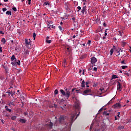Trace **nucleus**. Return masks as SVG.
Here are the masks:
<instances>
[{
  "instance_id": "1",
  "label": "nucleus",
  "mask_w": 131,
  "mask_h": 131,
  "mask_svg": "<svg viewBox=\"0 0 131 131\" xmlns=\"http://www.w3.org/2000/svg\"><path fill=\"white\" fill-rule=\"evenodd\" d=\"M80 113V112H79V113L77 114L76 112H75L74 114H72L69 123H64V120H66V117L64 115H61L59 119V122L61 124L64 123L68 127V128H70L72 123L79 116Z\"/></svg>"
},
{
  "instance_id": "2",
  "label": "nucleus",
  "mask_w": 131,
  "mask_h": 131,
  "mask_svg": "<svg viewBox=\"0 0 131 131\" xmlns=\"http://www.w3.org/2000/svg\"><path fill=\"white\" fill-rule=\"evenodd\" d=\"M73 99L75 101V106L76 109L78 110V111L80 110V102L79 101L78 98L76 96H74L73 97Z\"/></svg>"
},
{
  "instance_id": "3",
  "label": "nucleus",
  "mask_w": 131,
  "mask_h": 131,
  "mask_svg": "<svg viewBox=\"0 0 131 131\" xmlns=\"http://www.w3.org/2000/svg\"><path fill=\"white\" fill-rule=\"evenodd\" d=\"M77 12H79L80 10H81V12L83 14H84V13L86 14L87 13V9H86V6H84L82 8V9H81V8L80 6H78L77 7Z\"/></svg>"
},
{
  "instance_id": "4",
  "label": "nucleus",
  "mask_w": 131,
  "mask_h": 131,
  "mask_svg": "<svg viewBox=\"0 0 131 131\" xmlns=\"http://www.w3.org/2000/svg\"><path fill=\"white\" fill-rule=\"evenodd\" d=\"M60 92L62 94V96H66V97L68 99L71 95L70 91H67L65 92L63 90H60Z\"/></svg>"
},
{
  "instance_id": "5",
  "label": "nucleus",
  "mask_w": 131,
  "mask_h": 131,
  "mask_svg": "<svg viewBox=\"0 0 131 131\" xmlns=\"http://www.w3.org/2000/svg\"><path fill=\"white\" fill-rule=\"evenodd\" d=\"M31 42L30 39L28 40V39L25 38V46L28 49L30 48V46H31Z\"/></svg>"
},
{
  "instance_id": "6",
  "label": "nucleus",
  "mask_w": 131,
  "mask_h": 131,
  "mask_svg": "<svg viewBox=\"0 0 131 131\" xmlns=\"http://www.w3.org/2000/svg\"><path fill=\"white\" fill-rule=\"evenodd\" d=\"M112 107L114 108H120L121 107V105L120 103H116L113 105Z\"/></svg>"
},
{
  "instance_id": "7",
  "label": "nucleus",
  "mask_w": 131,
  "mask_h": 131,
  "mask_svg": "<svg viewBox=\"0 0 131 131\" xmlns=\"http://www.w3.org/2000/svg\"><path fill=\"white\" fill-rule=\"evenodd\" d=\"M91 93V90L88 89L84 91H83V95L84 96H87L88 94Z\"/></svg>"
},
{
  "instance_id": "8",
  "label": "nucleus",
  "mask_w": 131,
  "mask_h": 131,
  "mask_svg": "<svg viewBox=\"0 0 131 131\" xmlns=\"http://www.w3.org/2000/svg\"><path fill=\"white\" fill-rule=\"evenodd\" d=\"M117 90L119 91H121L122 90V85L120 82H118V84H117Z\"/></svg>"
},
{
  "instance_id": "9",
  "label": "nucleus",
  "mask_w": 131,
  "mask_h": 131,
  "mask_svg": "<svg viewBox=\"0 0 131 131\" xmlns=\"http://www.w3.org/2000/svg\"><path fill=\"white\" fill-rule=\"evenodd\" d=\"M97 61V59L95 57H93L92 58H91V63H92V64H95Z\"/></svg>"
},
{
  "instance_id": "10",
  "label": "nucleus",
  "mask_w": 131,
  "mask_h": 131,
  "mask_svg": "<svg viewBox=\"0 0 131 131\" xmlns=\"http://www.w3.org/2000/svg\"><path fill=\"white\" fill-rule=\"evenodd\" d=\"M3 68L5 69V73L6 74H9V69L8 67H7L6 66H4Z\"/></svg>"
},
{
  "instance_id": "11",
  "label": "nucleus",
  "mask_w": 131,
  "mask_h": 131,
  "mask_svg": "<svg viewBox=\"0 0 131 131\" xmlns=\"http://www.w3.org/2000/svg\"><path fill=\"white\" fill-rule=\"evenodd\" d=\"M111 112V110H108V111H104L103 112V115L105 116H109Z\"/></svg>"
},
{
  "instance_id": "12",
  "label": "nucleus",
  "mask_w": 131,
  "mask_h": 131,
  "mask_svg": "<svg viewBox=\"0 0 131 131\" xmlns=\"http://www.w3.org/2000/svg\"><path fill=\"white\" fill-rule=\"evenodd\" d=\"M113 47H114V48L111 49V50H110V55L111 56L113 55L114 52H115L114 49H115V46H114Z\"/></svg>"
},
{
  "instance_id": "13",
  "label": "nucleus",
  "mask_w": 131,
  "mask_h": 131,
  "mask_svg": "<svg viewBox=\"0 0 131 131\" xmlns=\"http://www.w3.org/2000/svg\"><path fill=\"white\" fill-rule=\"evenodd\" d=\"M5 108L7 112H9V113H11V112H12L11 109L9 108L8 106L6 105L5 107Z\"/></svg>"
},
{
  "instance_id": "14",
  "label": "nucleus",
  "mask_w": 131,
  "mask_h": 131,
  "mask_svg": "<svg viewBox=\"0 0 131 131\" xmlns=\"http://www.w3.org/2000/svg\"><path fill=\"white\" fill-rule=\"evenodd\" d=\"M62 66L64 67V68H66L67 64V61L66 60V59H64L63 60V62H62Z\"/></svg>"
},
{
  "instance_id": "15",
  "label": "nucleus",
  "mask_w": 131,
  "mask_h": 131,
  "mask_svg": "<svg viewBox=\"0 0 131 131\" xmlns=\"http://www.w3.org/2000/svg\"><path fill=\"white\" fill-rule=\"evenodd\" d=\"M26 120H25V119H19V122L21 123H25L26 122Z\"/></svg>"
},
{
  "instance_id": "16",
  "label": "nucleus",
  "mask_w": 131,
  "mask_h": 131,
  "mask_svg": "<svg viewBox=\"0 0 131 131\" xmlns=\"http://www.w3.org/2000/svg\"><path fill=\"white\" fill-rule=\"evenodd\" d=\"M7 94H8L9 96H10V95H11V96H14V93H13L12 91L7 92Z\"/></svg>"
},
{
  "instance_id": "17",
  "label": "nucleus",
  "mask_w": 131,
  "mask_h": 131,
  "mask_svg": "<svg viewBox=\"0 0 131 131\" xmlns=\"http://www.w3.org/2000/svg\"><path fill=\"white\" fill-rule=\"evenodd\" d=\"M118 77L117 75H112L111 80L113 79H116V78H118Z\"/></svg>"
},
{
  "instance_id": "18",
  "label": "nucleus",
  "mask_w": 131,
  "mask_h": 131,
  "mask_svg": "<svg viewBox=\"0 0 131 131\" xmlns=\"http://www.w3.org/2000/svg\"><path fill=\"white\" fill-rule=\"evenodd\" d=\"M8 105L11 106V105H13L15 106V104L14 103V101H10V103H8Z\"/></svg>"
},
{
  "instance_id": "19",
  "label": "nucleus",
  "mask_w": 131,
  "mask_h": 131,
  "mask_svg": "<svg viewBox=\"0 0 131 131\" xmlns=\"http://www.w3.org/2000/svg\"><path fill=\"white\" fill-rule=\"evenodd\" d=\"M48 126L50 128H53V123L52 122H50L49 124H48Z\"/></svg>"
},
{
  "instance_id": "20",
  "label": "nucleus",
  "mask_w": 131,
  "mask_h": 131,
  "mask_svg": "<svg viewBox=\"0 0 131 131\" xmlns=\"http://www.w3.org/2000/svg\"><path fill=\"white\" fill-rule=\"evenodd\" d=\"M66 52V54H67V53L70 54L71 53V49L70 48H67Z\"/></svg>"
},
{
  "instance_id": "21",
  "label": "nucleus",
  "mask_w": 131,
  "mask_h": 131,
  "mask_svg": "<svg viewBox=\"0 0 131 131\" xmlns=\"http://www.w3.org/2000/svg\"><path fill=\"white\" fill-rule=\"evenodd\" d=\"M58 28L59 29V30L61 32L63 31H64V28H62L61 26H58Z\"/></svg>"
},
{
  "instance_id": "22",
  "label": "nucleus",
  "mask_w": 131,
  "mask_h": 131,
  "mask_svg": "<svg viewBox=\"0 0 131 131\" xmlns=\"http://www.w3.org/2000/svg\"><path fill=\"white\" fill-rule=\"evenodd\" d=\"M24 53L26 55H29V51L28 50H24Z\"/></svg>"
},
{
  "instance_id": "23",
  "label": "nucleus",
  "mask_w": 131,
  "mask_h": 131,
  "mask_svg": "<svg viewBox=\"0 0 131 131\" xmlns=\"http://www.w3.org/2000/svg\"><path fill=\"white\" fill-rule=\"evenodd\" d=\"M94 122H92V124H91V126H90V131H92V129H93V127L94 126Z\"/></svg>"
},
{
  "instance_id": "24",
  "label": "nucleus",
  "mask_w": 131,
  "mask_h": 131,
  "mask_svg": "<svg viewBox=\"0 0 131 131\" xmlns=\"http://www.w3.org/2000/svg\"><path fill=\"white\" fill-rule=\"evenodd\" d=\"M36 34L35 32H34V33H33V39H34V40H35V39H36Z\"/></svg>"
},
{
  "instance_id": "25",
  "label": "nucleus",
  "mask_w": 131,
  "mask_h": 131,
  "mask_svg": "<svg viewBox=\"0 0 131 131\" xmlns=\"http://www.w3.org/2000/svg\"><path fill=\"white\" fill-rule=\"evenodd\" d=\"M6 14L8 15H11L12 12H11V11H7L6 12Z\"/></svg>"
},
{
  "instance_id": "26",
  "label": "nucleus",
  "mask_w": 131,
  "mask_h": 131,
  "mask_svg": "<svg viewBox=\"0 0 131 131\" xmlns=\"http://www.w3.org/2000/svg\"><path fill=\"white\" fill-rule=\"evenodd\" d=\"M59 93V91L58 90H55L54 91V95H57Z\"/></svg>"
},
{
  "instance_id": "27",
  "label": "nucleus",
  "mask_w": 131,
  "mask_h": 131,
  "mask_svg": "<svg viewBox=\"0 0 131 131\" xmlns=\"http://www.w3.org/2000/svg\"><path fill=\"white\" fill-rule=\"evenodd\" d=\"M14 60H15V61H16V58L15 57V55H12L11 60V61H14Z\"/></svg>"
},
{
  "instance_id": "28",
  "label": "nucleus",
  "mask_w": 131,
  "mask_h": 131,
  "mask_svg": "<svg viewBox=\"0 0 131 131\" xmlns=\"http://www.w3.org/2000/svg\"><path fill=\"white\" fill-rule=\"evenodd\" d=\"M116 51L118 53V54L116 55V56H118L120 55V50H116Z\"/></svg>"
},
{
  "instance_id": "29",
  "label": "nucleus",
  "mask_w": 131,
  "mask_h": 131,
  "mask_svg": "<svg viewBox=\"0 0 131 131\" xmlns=\"http://www.w3.org/2000/svg\"><path fill=\"white\" fill-rule=\"evenodd\" d=\"M2 42L4 43V44H5L6 43V39L5 38H2Z\"/></svg>"
},
{
  "instance_id": "30",
  "label": "nucleus",
  "mask_w": 131,
  "mask_h": 131,
  "mask_svg": "<svg viewBox=\"0 0 131 131\" xmlns=\"http://www.w3.org/2000/svg\"><path fill=\"white\" fill-rule=\"evenodd\" d=\"M128 68V66H121V68L122 69H127Z\"/></svg>"
},
{
  "instance_id": "31",
  "label": "nucleus",
  "mask_w": 131,
  "mask_h": 131,
  "mask_svg": "<svg viewBox=\"0 0 131 131\" xmlns=\"http://www.w3.org/2000/svg\"><path fill=\"white\" fill-rule=\"evenodd\" d=\"M17 118V117L16 116H13L12 117L11 119L12 120H15Z\"/></svg>"
},
{
  "instance_id": "32",
  "label": "nucleus",
  "mask_w": 131,
  "mask_h": 131,
  "mask_svg": "<svg viewBox=\"0 0 131 131\" xmlns=\"http://www.w3.org/2000/svg\"><path fill=\"white\" fill-rule=\"evenodd\" d=\"M126 44H127L126 42H122V46L123 47H125Z\"/></svg>"
},
{
  "instance_id": "33",
  "label": "nucleus",
  "mask_w": 131,
  "mask_h": 131,
  "mask_svg": "<svg viewBox=\"0 0 131 131\" xmlns=\"http://www.w3.org/2000/svg\"><path fill=\"white\" fill-rule=\"evenodd\" d=\"M46 42L48 43H51L52 40H46Z\"/></svg>"
},
{
  "instance_id": "34",
  "label": "nucleus",
  "mask_w": 131,
  "mask_h": 131,
  "mask_svg": "<svg viewBox=\"0 0 131 131\" xmlns=\"http://www.w3.org/2000/svg\"><path fill=\"white\" fill-rule=\"evenodd\" d=\"M43 5L45 6H50V4L48 2H45V3L43 4Z\"/></svg>"
},
{
  "instance_id": "35",
  "label": "nucleus",
  "mask_w": 131,
  "mask_h": 131,
  "mask_svg": "<svg viewBox=\"0 0 131 131\" xmlns=\"http://www.w3.org/2000/svg\"><path fill=\"white\" fill-rule=\"evenodd\" d=\"M50 27L52 29H56V26H54V25H50Z\"/></svg>"
},
{
  "instance_id": "36",
  "label": "nucleus",
  "mask_w": 131,
  "mask_h": 131,
  "mask_svg": "<svg viewBox=\"0 0 131 131\" xmlns=\"http://www.w3.org/2000/svg\"><path fill=\"white\" fill-rule=\"evenodd\" d=\"M16 64H17V65L20 66V60L17 61V62L15 61Z\"/></svg>"
},
{
  "instance_id": "37",
  "label": "nucleus",
  "mask_w": 131,
  "mask_h": 131,
  "mask_svg": "<svg viewBox=\"0 0 131 131\" xmlns=\"http://www.w3.org/2000/svg\"><path fill=\"white\" fill-rule=\"evenodd\" d=\"M81 86H82V88H85V82H82Z\"/></svg>"
},
{
  "instance_id": "38",
  "label": "nucleus",
  "mask_w": 131,
  "mask_h": 131,
  "mask_svg": "<svg viewBox=\"0 0 131 131\" xmlns=\"http://www.w3.org/2000/svg\"><path fill=\"white\" fill-rule=\"evenodd\" d=\"M119 34H120V36H122L123 33V32H122L121 31H119Z\"/></svg>"
},
{
  "instance_id": "39",
  "label": "nucleus",
  "mask_w": 131,
  "mask_h": 131,
  "mask_svg": "<svg viewBox=\"0 0 131 131\" xmlns=\"http://www.w3.org/2000/svg\"><path fill=\"white\" fill-rule=\"evenodd\" d=\"M122 64H126V62H125L124 60H122V61L121 62Z\"/></svg>"
},
{
  "instance_id": "40",
  "label": "nucleus",
  "mask_w": 131,
  "mask_h": 131,
  "mask_svg": "<svg viewBox=\"0 0 131 131\" xmlns=\"http://www.w3.org/2000/svg\"><path fill=\"white\" fill-rule=\"evenodd\" d=\"M12 10H13V11H14V12H16L17 9L16 7H13V8H12Z\"/></svg>"
},
{
  "instance_id": "41",
  "label": "nucleus",
  "mask_w": 131,
  "mask_h": 131,
  "mask_svg": "<svg viewBox=\"0 0 131 131\" xmlns=\"http://www.w3.org/2000/svg\"><path fill=\"white\" fill-rule=\"evenodd\" d=\"M54 107L55 108H57V107H58V105L56 104H54L53 106H51V107Z\"/></svg>"
},
{
  "instance_id": "42",
  "label": "nucleus",
  "mask_w": 131,
  "mask_h": 131,
  "mask_svg": "<svg viewBox=\"0 0 131 131\" xmlns=\"http://www.w3.org/2000/svg\"><path fill=\"white\" fill-rule=\"evenodd\" d=\"M91 40H89L88 42L87 43V45H89V46H91Z\"/></svg>"
},
{
  "instance_id": "43",
  "label": "nucleus",
  "mask_w": 131,
  "mask_h": 131,
  "mask_svg": "<svg viewBox=\"0 0 131 131\" xmlns=\"http://www.w3.org/2000/svg\"><path fill=\"white\" fill-rule=\"evenodd\" d=\"M103 107L100 108L99 109V110L98 111V112H99V113L103 111Z\"/></svg>"
},
{
  "instance_id": "44",
  "label": "nucleus",
  "mask_w": 131,
  "mask_h": 131,
  "mask_svg": "<svg viewBox=\"0 0 131 131\" xmlns=\"http://www.w3.org/2000/svg\"><path fill=\"white\" fill-rule=\"evenodd\" d=\"M79 81H80V82H85L84 80H82V78H80V79L79 80Z\"/></svg>"
},
{
  "instance_id": "45",
  "label": "nucleus",
  "mask_w": 131,
  "mask_h": 131,
  "mask_svg": "<svg viewBox=\"0 0 131 131\" xmlns=\"http://www.w3.org/2000/svg\"><path fill=\"white\" fill-rule=\"evenodd\" d=\"M7 10V9L6 8H4L3 9V12H6Z\"/></svg>"
},
{
  "instance_id": "46",
  "label": "nucleus",
  "mask_w": 131,
  "mask_h": 131,
  "mask_svg": "<svg viewBox=\"0 0 131 131\" xmlns=\"http://www.w3.org/2000/svg\"><path fill=\"white\" fill-rule=\"evenodd\" d=\"M28 2V5H31V0H27Z\"/></svg>"
},
{
  "instance_id": "47",
  "label": "nucleus",
  "mask_w": 131,
  "mask_h": 131,
  "mask_svg": "<svg viewBox=\"0 0 131 131\" xmlns=\"http://www.w3.org/2000/svg\"><path fill=\"white\" fill-rule=\"evenodd\" d=\"M12 65H16V61H13L11 63Z\"/></svg>"
},
{
  "instance_id": "48",
  "label": "nucleus",
  "mask_w": 131,
  "mask_h": 131,
  "mask_svg": "<svg viewBox=\"0 0 131 131\" xmlns=\"http://www.w3.org/2000/svg\"><path fill=\"white\" fill-rule=\"evenodd\" d=\"M103 26L104 27H106V23H103Z\"/></svg>"
},
{
  "instance_id": "49",
  "label": "nucleus",
  "mask_w": 131,
  "mask_h": 131,
  "mask_svg": "<svg viewBox=\"0 0 131 131\" xmlns=\"http://www.w3.org/2000/svg\"><path fill=\"white\" fill-rule=\"evenodd\" d=\"M124 75H127V76H129V74L128 73H124Z\"/></svg>"
},
{
  "instance_id": "50",
  "label": "nucleus",
  "mask_w": 131,
  "mask_h": 131,
  "mask_svg": "<svg viewBox=\"0 0 131 131\" xmlns=\"http://www.w3.org/2000/svg\"><path fill=\"white\" fill-rule=\"evenodd\" d=\"M89 82H86V88H89V85H88Z\"/></svg>"
},
{
  "instance_id": "51",
  "label": "nucleus",
  "mask_w": 131,
  "mask_h": 131,
  "mask_svg": "<svg viewBox=\"0 0 131 131\" xmlns=\"http://www.w3.org/2000/svg\"><path fill=\"white\" fill-rule=\"evenodd\" d=\"M21 107H23L24 106V102H21Z\"/></svg>"
},
{
  "instance_id": "52",
  "label": "nucleus",
  "mask_w": 131,
  "mask_h": 131,
  "mask_svg": "<svg viewBox=\"0 0 131 131\" xmlns=\"http://www.w3.org/2000/svg\"><path fill=\"white\" fill-rule=\"evenodd\" d=\"M93 70H94V71H97V68L95 67L94 68H93Z\"/></svg>"
},
{
  "instance_id": "53",
  "label": "nucleus",
  "mask_w": 131,
  "mask_h": 131,
  "mask_svg": "<svg viewBox=\"0 0 131 131\" xmlns=\"http://www.w3.org/2000/svg\"><path fill=\"white\" fill-rule=\"evenodd\" d=\"M1 122H2V123L3 124H4V121L3 119H1Z\"/></svg>"
},
{
  "instance_id": "54",
  "label": "nucleus",
  "mask_w": 131,
  "mask_h": 131,
  "mask_svg": "<svg viewBox=\"0 0 131 131\" xmlns=\"http://www.w3.org/2000/svg\"><path fill=\"white\" fill-rule=\"evenodd\" d=\"M50 39V37L49 36H47L46 38V40H49Z\"/></svg>"
},
{
  "instance_id": "55",
  "label": "nucleus",
  "mask_w": 131,
  "mask_h": 131,
  "mask_svg": "<svg viewBox=\"0 0 131 131\" xmlns=\"http://www.w3.org/2000/svg\"><path fill=\"white\" fill-rule=\"evenodd\" d=\"M0 34H2L3 35H4V32H3V31H0Z\"/></svg>"
},
{
  "instance_id": "56",
  "label": "nucleus",
  "mask_w": 131,
  "mask_h": 131,
  "mask_svg": "<svg viewBox=\"0 0 131 131\" xmlns=\"http://www.w3.org/2000/svg\"><path fill=\"white\" fill-rule=\"evenodd\" d=\"M124 128V126H121V127H119V129H123Z\"/></svg>"
},
{
  "instance_id": "57",
  "label": "nucleus",
  "mask_w": 131,
  "mask_h": 131,
  "mask_svg": "<svg viewBox=\"0 0 131 131\" xmlns=\"http://www.w3.org/2000/svg\"><path fill=\"white\" fill-rule=\"evenodd\" d=\"M97 83H94V84H93V87L95 88V86H97Z\"/></svg>"
},
{
  "instance_id": "58",
  "label": "nucleus",
  "mask_w": 131,
  "mask_h": 131,
  "mask_svg": "<svg viewBox=\"0 0 131 131\" xmlns=\"http://www.w3.org/2000/svg\"><path fill=\"white\" fill-rule=\"evenodd\" d=\"M115 120H118V118L116 116H115Z\"/></svg>"
},
{
  "instance_id": "59",
  "label": "nucleus",
  "mask_w": 131,
  "mask_h": 131,
  "mask_svg": "<svg viewBox=\"0 0 131 131\" xmlns=\"http://www.w3.org/2000/svg\"><path fill=\"white\" fill-rule=\"evenodd\" d=\"M119 51H121V52L122 53H123V50H122V49H120V48H119Z\"/></svg>"
},
{
  "instance_id": "60",
  "label": "nucleus",
  "mask_w": 131,
  "mask_h": 131,
  "mask_svg": "<svg viewBox=\"0 0 131 131\" xmlns=\"http://www.w3.org/2000/svg\"><path fill=\"white\" fill-rule=\"evenodd\" d=\"M17 93H18V94H17V95H20V91L19 90H17Z\"/></svg>"
},
{
  "instance_id": "61",
  "label": "nucleus",
  "mask_w": 131,
  "mask_h": 131,
  "mask_svg": "<svg viewBox=\"0 0 131 131\" xmlns=\"http://www.w3.org/2000/svg\"><path fill=\"white\" fill-rule=\"evenodd\" d=\"M72 19L73 20V22L75 23V17H73V18H72Z\"/></svg>"
},
{
  "instance_id": "62",
  "label": "nucleus",
  "mask_w": 131,
  "mask_h": 131,
  "mask_svg": "<svg viewBox=\"0 0 131 131\" xmlns=\"http://www.w3.org/2000/svg\"><path fill=\"white\" fill-rule=\"evenodd\" d=\"M105 39H106V36H103V38H102V39L104 40Z\"/></svg>"
},
{
  "instance_id": "63",
  "label": "nucleus",
  "mask_w": 131,
  "mask_h": 131,
  "mask_svg": "<svg viewBox=\"0 0 131 131\" xmlns=\"http://www.w3.org/2000/svg\"><path fill=\"white\" fill-rule=\"evenodd\" d=\"M82 72V70H79V73H81Z\"/></svg>"
},
{
  "instance_id": "64",
  "label": "nucleus",
  "mask_w": 131,
  "mask_h": 131,
  "mask_svg": "<svg viewBox=\"0 0 131 131\" xmlns=\"http://www.w3.org/2000/svg\"><path fill=\"white\" fill-rule=\"evenodd\" d=\"M92 70V68H90L89 69V71H91V70Z\"/></svg>"
}]
</instances>
